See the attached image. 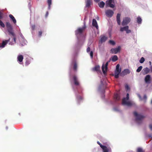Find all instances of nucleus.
<instances>
[{
  "mask_svg": "<svg viewBox=\"0 0 152 152\" xmlns=\"http://www.w3.org/2000/svg\"><path fill=\"white\" fill-rule=\"evenodd\" d=\"M115 5L114 1H106V7H109L111 8H113Z\"/></svg>",
  "mask_w": 152,
  "mask_h": 152,
  "instance_id": "39448f33",
  "label": "nucleus"
},
{
  "mask_svg": "<svg viewBox=\"0 0 152 152\" xmlns=\"http://www.w3.org/2000/svg\"><path fill=\"white\" fill-rule=\"evenodd\" d=\"M42 34V31H39L38 32V36L39 37H40L41 36Z\"/></svg>",
  "mask_w": 152,
  "mask_h": 152,
  "instance_id": "58836bf2",
  "label": "nucleus"
},
{
  "mask_svg": "<svg viewBox=\"0 0 152 152\" xmlns=\"http://www.w3.org/2000/svg\"><path fill=\"white\" fill-rule=\"evenodd\" d=\"M142 66H139L137 69L136 70V72H140L141 70L142 69Z\"/></svg>",
  "mask_w": 152,
  "mask_h": 152,
  "instance_id": "2f4dec72",
  "label": "nucleus"
},
{
  "mask_svg": "<svg viewBox=\"0 0 152 152\" xmlns=\"http://www.w3.org/2000/svg\"><path fill=\"white\" fill-rule=\"evenodd\" d=\"M48 12H47V15H48Z\"/></svg>",
  "mask_w": 152,
  "mask_h": 152,
  "instance_id": "603ef678",
  "label": "nucleus"
},
{
  "mask_svg": "<svg viewBox=\"0 0 152 152\" xmlns=\"http://www.w3.org/2000/svg\"><path fill=\"white\" fill-rule=\"evenodd\" d=\"M149 64H150V65H151V61H149Z\"/></svg>",
  "mask_w": 152,
  "mask_h": 152,
  "instance_id": "09e8293b",
  "label": "nucleus"
},
{
  "mask_svg": "<svg viewBox=\"0 0 152 152\" xmlns=\"http://www.w3.org/2000/svg\"><path fill=\"white\" fill-rule=\"evenodd\" d=\"M91 58H93V53L92 51H91L90 53Z\"/></svg>",
  "mask_w": 152,
  "mask_h": 152,
  "instance_id": "4c0bfd02",
  "label": "nucleus"
},
{
  "mask_svg": "<svg viewBox=\"0 0 152 152\" xmlns=\"http://www.w3.org/2000/svg\"><path fill=\"white\" fill-rule=\"evenodd\" d=\"M0 25L2 27H5V25L2 21L0 20Z\"/></svg>",
  "mask_w": 152,
  "mask_h": 152,
  "instance_id": "c9c22d12",
  "label": "nucleus"
},
{
  "mask_svg": "<svg viewBox=\"0 0 152 152\" xmlns=\"http://www.w3.org/2000/svg\"><path fill=\"white\" fill-rule=\"evenodd\" d=\"M121 48V47L119 46L117 48H112L110 50V52L112 53L117 54L120 52Z\"/></svg>",
  "mask_w": 152,
  "mask_h": 152,
  "instance_id": "1a4fd4ad",
  "label": "nucleus"
},
{
  "mask_svg": "<svg viewBox=\"0 0 152 152\" xmlns=\"http://www.w3.org/2000/svg\"><path fill=\"white\" fill-rule=\"evenodd\" d=\"M100 70V66H96L93 68V70L98 71Z\"/></svg>",
  "mask_w": 152,
  "mask_h": 152,
  "instance_id": "a878e982",
  "label": "nucleus"
},
{
  "mask_svg": "<svg viewBox=\"0 0 152 152\" xmlns=\"http://www.w3.org/2000/svg\"><path fill=\"white\" fill-rule=\"evenodd\" d=\"M118 59V58L117 56L115 55L112 57V61H116Z\"/></svg>",
  "mask_w": 152,
  "mask_h": 152,
  "instance_id": "bb28decb",
  "label": "nucleus"
},
{
  "mask_svg": "<svg viewBox=\"0 0 152 152\" xmlns=\"http://www.w3.org/2000/svg\"><path fill=\"white\" fill-rule=\"evenodd\" d=\"M150 70L148 67H146L143 69L142 71V72L143 75H145L148 74L150 72Z\"/></svg>",
  "mask_w": 152,
  "mask_h": 152,
  "instance_id": "dca6fc26",
  "label": "nucleus"
},
{
  "mask_svg": "<svg viewBox=\"0 0 152 152\" xmlns=\"http://www.w3.org/2000/svg\"><path fill=\"white\" fill-rule=\"evenodd\" d=\"M109 42L111 45H114L115 44V42L114 41L112 40H109Z\"/></svg>",
  "mask_w": 152,
  "mask_h": 152,
  "instance_id": "473e14b6",
  "label": "nucleus"
},
{
  "mask_svg": "<svg viewBox=\"0 0 152 152\" xmlns=\"http://www.w3.org/2000/svg\"><path fill=\"white\" fill-rule=\"evenodd\" d=\"M105 5V3L103 1H102L99 3V5L100 8H103Z\"/></svg>",
  "mask_w": 152,
  "mask_h": 152,
  "instance_id": "b1692460",
  "label": "nucleus"
},
{
  "mask_svg": "<svg viewBox=\"0 0 152 152\" xmlns=\"http://www.w3.org/2000/svg\"><path fill=\"white\" fill-rule=\"evenodd\" d=\"M131 19L128 17H125L123 18L122 25L123 26H124L128 24L130 21Z\"/></svg>",
  "mask_w": 152,
  "mask_h": 152,
  "instance_id": "423d86ee",
  "label": "nucleus"
},
{
  "mask_svg": "<svg viewBox=\"0 0 152 152\" xmlns=\"http://www.w3.org/2000/svg\"><path fill=\"white\" fill-rule=\"evenodd\" d=\"M23 56L22 55H20L18 56L17 59L18 61L20 63L23 61Z\"/></svg>",
  "mask_w": 152,
  "mask_h": 152,
  "instance_id": "4be33fe9",
  "label": "nucleus"
},
{
  "mask_svg": "<svg viewBox=\"0 0 152 152\" xmlns=\"http://www.w3.org/2000/svg\"><path fill=\"white\" fill-rule=\"evenodd\" d=\"M120 16L121 14L119 13H118L117 14L116 16L117 18V21L118 23V25H120L121 24V20H120Z\"/></svg>",
  "mask_w": 152,
  "mask_h": 152,
  "instance_id": "6ab92c4d",
  "label": "nucleus"
},
{
  "mask_svg": "<svg viewBox=\"0 0 152 152\" xmlns=\"http://www.w3.org/2000/svg\"><path fill=\"white\" fill-rule=\"evenodd\" d=\"M73 78L75 85L76 86H78L79 85V83L77 77L75 75H74L73 77Z\"/></svg>",
  "mask_w": 152,
  "mask_h": 152,
  "instance_id": "2eb2a0df",
  "label": "nucleus"
},
{
  "mask_svg": "<svg viewBox=\"0 0 152 152\" xmlns=\"http://www.w3.org/2000/svg\"><path fill=\"white\" fill-rule=\"evenodd\" d=\"M120 65L118 64L116 66V70L115 72V77L116 78H118L119 77V75L121 71V68H120Z\"/></svg>",
  "mask_w": 152,
  "mask_h": 152,
  "instance_id": "20e7f679",
  "label": "nucleus"
},
{
  "mask_svg": "<svg viewBox=\"0 0 152 152\" xmlns=\"http://www.w3.org/2000/svg\"><path fill=\"white\" fill-rule=\"evenodd\" d=\"M6 26L7 28V31L9 32V34L12 35L13 37V42H11L10 44L12 45L16 43V37L15 34L13 31V28L9 22H7L6 23Z\"/></svg>",
  "mask_w": 152,
  "mask_h": 152,
  "instance_id": "f257e3e1",
  "label": "nucleus"
},
{
  "mask_svg": "<svg viewBox=\"0 0 152 152\" xmlns=\"http://www.w3.org/2000/svg\"><path fill=\"white\" fill-rule=\"evenodd\" d=\"M109 62L110 61L107 62L105 65L104 64H103L102 66V70L104 74H105L107 72L108 62Z\"/></svg>",
  "mask_w": 152,
  "mask_h": 152,
  "instance_id": "9b49d317",
  "label": "nucleus"
},
{
  "mask_svg": "<svg viewBox=\"0 0 152 152\" xmlns=\"http://www.w3.org/2000/svg\"><path fill=\"white\" fill-rule=\"evenodd\" d=\"M86 51L87 53H88L90 51V48L89 47H88L87 48Z\"/></svg>",
  "mask_w": 152,
  "mask_h": 152,
  "instance_id": "a19ab883",
  "label": "nucleus"
},
{
  "mask_svg": "<svg viewBox=\"0 0 152 152\" xmlns=\"http://www.w3.org/2000/svg\"><path fill=\"white\" fill-rule=\"evenodd\" d=\"M137 152H145V151L142 148H138L137 149Z\"/></svg>",
  "mask_w": 152,
  "mask_h": 152,
  "instance_id": "c756f323",
  "label": "nucleus"
},
{
  "mask_svg": "<svg viewBox=\"0 0 152 152\" xmlns=\"http://www.w3.org/2000/svg\"><path fill=\"white\" fill-rule=\"evenodd\" d=\"M9 17L11 19V20L14 24L16 23V20L13 15L11 14H10L9 15Z\"/></svg>",
  "mask_w": 152,
  "mask_h": 152,
  "instance_id": "412c9836",
  "label": "nucleus"
},
{
  "mask_svg": "<svg viewBox=\"0 0 152 152\" xmlns=\"http://www.w3.org/2000/svg\"><path fill=\"white\" fill-rule=\"evenodd\" d=\"M150 69L151 71L152 72V65L150 66Z\"/></svg>",
  "mask_w": 152,
  "mask_h": 152,
  "instance_id": "de8ad7c7",
  "label": "nucleus"
},
{
  "mask_svg": "<svg viewBox=\"0 0 152 152\" xmlns=\"http://www.w3.org/2000/svg\"><path fill=\"white\" fill-rule=\"evenodd\" d=\"M128 100H126V98H124L122 100V103L123 104L126 105L128 106H130L132 105L131 102L127 101Z\"/></svg>",
  "mask_w": 152,
  "mask_h": 152,
  "instance_id": "f8f14e48",
  "label": "nucleus"
},
{
  "mask_svg": "<svg viewBox=\"0 0 152 152\" xmlns=\"http://www.w3.org/2000/svg\"><path fill=\"white\" fill-rule=\"evenodd\" d=\"M149 127L150 129L151 130H152V125L151 124L149 125Z\"/></svg>",
  "mask_w": 152,
  "mask_h": 152,
  "instance_id": "49530a36",
  "label": "nucleus"
},
{
  "mask_svg": "<svg viewBox=\"0 0 152 152\" xmlns=\"http://www.w3.org/2000/svg\"><path fill=\"white\" fill-rule=\"evenodd\" d=\"M134 116L136 117V120L137 122L140 124L142 123V120L145 118V116L140 114H138L136 112L133 113Z\"/></svg>",
  "mask_w": 152,
  "mask_h": 152,
  "instance_id": "f03ea898",
  "label": "nucleus"
},
{
  "mask_svg": "<svg viewBox=\"0 0 152 152\" xmlns=\"http://www.w3.org/2000/svg\"><path fill=\"white\" fill-rule=\"evenodd\" d=\"M145 61V59L143 57H142L140 60V62L141 63H142Z\"/></svg>",
  "mask_w": 152,
  "mask_h": 152,
  "instance_id": "72a5a7b5",
  "label": "nucleus"
},
{
  "mask_svg": "<svg viewBox=\"0 0 152 152\" xmlns=\"http://www.w3.org/2000/svg\"><path fill=\"white\" fill-rule=\"evenodd\" d=\"M35 25H32L31 26V29L32 30H34L35 29Z\"/></svg>",
  "mask_w": 152,
  "mask_h": 152,
  "instance_id": "c03bdc74",
  "label": "nucleus"
},
{
  "mask_svg": "<svg viewBox=\"0 0 152 152\" xmlns=\"http://www.w3.org/2000/svg\"><path fill=\"white\" fill-rule=\"evenodd\" d=\"M147 98V97L146 95H144L143 96V99L145 100V102L146 101Z\"/></svg>",
  "mask_w": 152,
  "mask_h": 152,
  "instance_id": "a18cd8bd",
  "label": "nucleus"
},
{
  "mask_svg": "<svg viewBox=\"0 0 152 152\" xmlns=\"http://www.w3.org/2000/svg\"><path fill=\"white\" fill-rule=\"evenodd\" d=\"M10 39L9 38L8 40H6L4 41H3L2 43H0V48H4L7 43L10 41Z\"/></svg>",
  "mask_w": 152,
  "mask_h": 152,
  "instance_id": "ddd939ff",
  "label": "nucleus"
},
{
  "mask_svg": "<svg viewBox=\"0 0 152 152\" xmlns=\"http://www.w3.org/2000/svg\"><path fill=\"white\" fill-rule=\"evenodd\" d=\"M125 88L127 90H128L129 89V88L128 86V85H126L125 86Z\"/></svg>",
  "mask_w": 152,
  "mask_h": 152,
  "instance_id": "ea45409f",
  "label": "nucleus"
},
{
  "mask_svg": "<svg viewBox=\"0 0 152 152\" xmlns=\"http://www.w3.org/2000/svg\"><path fill=\"white\" fill-rule=\"evenodd\" d=\"M107 37L105 36H103L101 37L100 39V41L102 43L104 42L107 39Z\"/></svg>",
  "mask_w": 152,
  "mask_h": 152,
  "instance_id": "5701e85b",
  "label": "nucleus"
},
{
  "mask_svg": "<svg viewBox=\"0 0 152 152\" xmlns=\"http://www.w3.org/2000/svg\"><path fill=\"white\" fill-rule=\"evenodd\" d=\"M92 25L93 26L95 27L97 29H98V26L97 25V21L94 19L93 20Z\"/></svg>",
  "mask_w": 152,
  "mask_h": 152,
  "instance_id": "a211bd4d",
  "label": "nucleus"
},
{
  "mask_svg": "<svg viewBox=\"0 0 152 152\" xmlns=\"http://www.w3.org/2000/svg\"><path fill=\"white\" fill-rule=\"evenodd\" d=\"M52 1H48V10H50V5L52 4Z\"/></svg>",
  "mask_w": 152,
  "mask_h": 152,
  "instance_id": "7c9ffc66",
  "label": "nucleus"
},
{
  "mask_svg": "<svg viewBox=\"0 0 152 152\" xmlns=\"http://www.w3.org/2000/svg\"><path fill=\"white\" fill-rule=\"evenodd\" d=\"M142 21V19L140 17H138L137 18V21L138 23L141 24Z\"/></svg>",
  "mask_w": 152,
  "mask_h": 152,
  "instance_id": "cd10ccee",
  "label": "nucleus"
},
{
  "mask_svg": "<svg viewBox=\"0 0 152 152\" xmlns=\"http://www.w3.org/2000/svg\"><path fill=\"white\" fill-rule=\"evenodd\" d=\"M73 69L75 71H76L77 69V64L76 62H75L74 66H73Z\"/></svg>",
  "mask_w": 152,
  "mask_h": 152,
  "instance_id": "c85d7f7f",
  "label": "nucleus"
},
{
  "mask_svg": "<svg viewBox=\"0 0 152 152\" xmlns=\"http://www.w3.org/2000/svg\"><path fill=\"white\" fill-rule=\"evenodd\" d=\"M30 63V61L28 59L26 60V62H25V65L26 66L28 65Z\"/></svg>",
  "mask_w": 152,
  "mask_h": 152,
  "instance_id": "f704fd0d",
  "label": "nucleus"
},
{
  "mask_svg": "<svg viewBox=\"0 0 152 152\" xmlns=\"http://www.w3.org/2000/svg\"><path fill=\"white\" fill-rule=\"evenodd\" d=\"M151 103L152 104V99L151 102Z\"/></svg>",
  "mask_w": 152,
  "mask_h": 152,
  "instance_id": "3c124183",
  "label": "nucleus"
},
{
  "mask_svg": "<svg viewBox=\"0 0 152 152\" xmlns=\"http://www.w3.org/2000/svg\"><path fill=\"white\" fill-rule=\"evenodd\" d=\"M126 98V100H128L129 99V94H126V98Z\"/></svg>",
  "mask_w": 152,
  "mask_h": 152,
  "instance_id": "79ce46f5",
  "label": "nucleus"
},
{
  "mask_svg": "<svg viewBox=\"0 0 152 152\" xmlns=\"http://www.w3.org/2000/svg\"><path fill=\"white\" fill-rule=\"evenodd\" d=\"M97 143L99 145L102 149L103 152H111V149L110 147L107 148L105 146L103 145L99 142H97Z\"/></svg>",
  "mask_w": 152,
  "mask_h": 152,
  "instance_id": "7ed1b4c3",
  "label": "nucleus"
},
{
  "mask_svg": "<svg viewBox=\"0 0 152 152\" xmlns=\"http://www.w3.org/2000/svg\"><path fill=\"white\" fill-rule=\"evenodd\" d=\"M96 2H98V1H97V0H96V1H95Z\"/></svg>",
  "mask_w": 152,
  "mask_h": 152,
  "instance_id": "8fccbe9b",
  "label": "nucleus"
},
{
  "mask_svg": "<svg viewBox=\"0 0 152 152\" xmlns=\"http://www.w3.org/2000/svg\"><path fill=\"white\" fill-rule=\"evenodd\" d=\"M86 28V26H84L82 28H79L75 31V34L77 36L79 34H81L83 31L85 30Z\"/></svg>",
  "mask_w": 152,
  "mask_h": 152,
  "instance_id": "0eeeda50",
  "label": "nucleus"
},
{
  "mask_svg": "<svg viewBox=\"0 0 152 152\" xmlns=\"http://www.w3.org/2000/svg\"><path fill=\"white\" fill-rule=\"evenodd\" d=\"M128 26H126L123 27H121L120 29V31L123 32L124 31H126V33L128 34L131 33V31L129 29Z\"/></svg>",
  "mask_w": 152,
  "mask_h": 152,
  "instance_id": "9d476101",
  "label": "nucleus"
},
{
  "mask_svg": "<svg viewBox=\"0 0 152 152\" xmlns=\"http://www.w3.org/2000/svg\"><path fill=\"white\" fill-rule=\"evenodd\" d=\"M114 98L115 101L119 100L120 99L119 95L117 93L115 94L114 95Z\"/></svg>",
  "mask_w": 152,
  "mask_h": 152,
  "instance_id": "aec40b11",
  "label": "nucleus"
},
{
  "mask_svg": "<svg viewBox=\"0 0 152 152\" xmlns=\"http://www.w3.org/2000/svg\"><path fill=\"white\" fill-rule=\"evenodd\" d=\"M130 73L129 70L128 69H125L121 73V75L123 76L127 74H129Z\"/></svg>",
  "mask_w": 152,
  "mask_h": 152,
  "instance_id": "4468645a",
  "label": "nucleus"
},
{
  "mask_svg": "<svg viewBox=\"0 0 152 152\" xmlns=\"http://www.w3.org/2000/svg\"><path fill=\"white\" fill-rule=\"evenodd\" d=\"M77 98L78 100H82L83 99L82 97L81 96H77Z\"/></svg>",
  "mask_w": 152,
  "mask_h": 152,
  "instance_id": "e433bc0d",
  "label": "nucleus"
},
{
  "mask_svg": "<svg viewBox=\"0 0 152 152\" xmlns=\"http://www.w3.org/2000/svg\"><path fill=\"white\" fill-rule=\"evenodd\" d=\"M3 14L2 13L0 12V19H1L3 18Z\"/></svg>",
  "mask_w": 152,
  "mask_h": 152,
  "instance_id": "37998d69",
  "label": "nucleus"
},
{
  "mask_svg": "<svg viewBox=\"0 0 152 152\" xmlns=\"http://www.w3.org/2000/svg\"><path fill=\"white\" fill-rule=\"evenodd\" d=\"M91 1H87L86 2V6L87 7H90L91 3Z\"/></svg>",
  "mask_w": 152,
  "mask_h": 152,
  "instance_id": "393cba45",
  "label": "nucleus"
},
{
  "mask_svg": "<svg viewBox=\"0 0 152 152\" xmlns=\"http://www.w3.org/2000/svg\"><path fill=\"white\" fill-rule=\"evenodd\" d=\"M105 14L106 16L109 18L111 17L114 14V12L110 10H107L105 11Z\"/></svg>",
  "mask_w": 152,
  "mask_h": 152,
  "instance_id": "6e6552de",
  "label": "nucleus"
},
{
  "mask_svg": "<svg viewBox=\"0 0 152 152\" xmlns=\"http://www.w3.org/2000/svg\"><path fill=\"white\" fill-rule=\"evenodd\" d=\"M151 76L149 75H147L145 78V80L146 83H150Z\"/></svg>",
  "mask_w": 152,
  "mask_h": 152,
  "instance_id": "f3484780",
  "label": "nucleus"
}]
</instances>
